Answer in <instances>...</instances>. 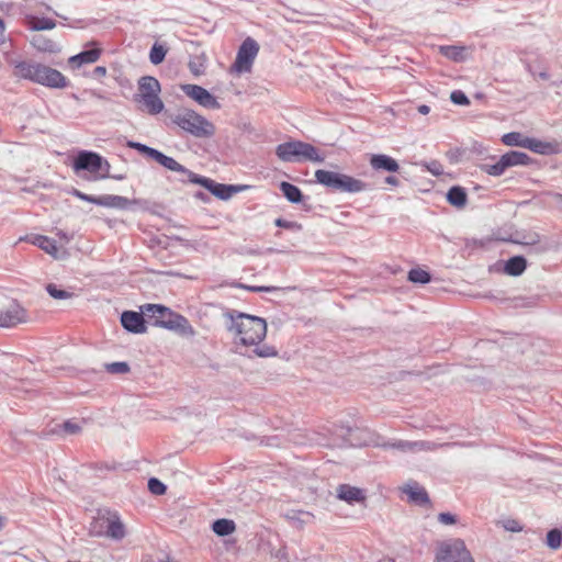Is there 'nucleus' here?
Returning a JSON list of instances; mask_svg holds the SVG:
<instances>
[{"instance_id": "17", "label": "nucleus", "mask_w": 562, "mask_h": 562, "mask_svg": "<svg viewBox=\"0 0 562 562\" xmlns=\"http://www.w3.org/2000/svg\"><path fill=\"white\" fill-rule=\"evenodd\" d=\"M390 448L397 449L404 452H417L422 450H434L437 445L430 441H408L396 440L387 445Z\"/></svg>"}, {"instance_id": "34", "label": "nucleus", "mask_w": 562, "mask_h": 562, "mask_svg": "<svg viewBox=\"0 0 562 562\" xmlns=\"http://www.w3.org/2000/svg\"><path fill=\"white\" fill-rule=\"evenodd\" d=\"M34 46L43 52L55 53L59 50L58 45L43 36H37L33 40Z\"/></svg>"}, {"instance_id": "6", "label": "nucleus", "mask_w": 562, "mask_h": 562, "mask_svg": "<svg viewBox=\"0 0 562 562\" xmlns=\"http://www.w3.org/2000/svg\"><path fill=\"white\" fill-rule=\"evenodd\" d=\"M172 122L194 137H210L215 131L210 121L191 109L179 110Z\"/></svg>"}, {"instance_id": "20", "label": "nucleus", "mask_w": 562, "mask_h": 562, "mask_svg": "<svg viewBox=\"0 0 562 562\" xmlns=\"http://www.w3.org/2000/svg\"><path fill=\"white\" fill-rule=\"evenodd\" d=\"M341 176L342 173L340 172L328 171L323 169L315 171L316 181L335 191H340Z\"/></svg>"}, {"instance_id": "12", "label": "nucleus", "mask_w": 562, "mask_h": 562, "mask_svg": "<svg viewBox=\"0 0 562 562\" xmlns=\"http://www.w3.org/2000/svg\"><path fill=\"white\" fill-rule=\"evenodd\" d=\"M192 183L201 184L215 196L222 200H227L233 195V193L237 192V189L234 186L216 183L215 181L209 178L201 177L199 175L194 176Z\"/></svg>"}, {"instance_id": "53", "label": "nucleus", "mask_w": 562, "mask_h": 562, "mask_svg": "<svg viewBox=\"0 0 562 562\" xmlns=\"http://www.w3.org/2000/svg\"><path fill=\"white\" fill-rule=\"evenodd\" d=\"M93 75L97 77V78H101V77H104L106 75V68L103 67V66H98L94 68L93 70Z\"/></svg>"}, {"instance_id": "39", "label": "nucleus", "mask_w": 562, "mask_h": 562, "mask_svg": "<svg viewBox=\"0 0 562 562\" xmlns=\"http://www.w3.org/2000/svg\"><path fill=\"white\" fill-rule=\"evenodd\" d=\"M48 294L56 300H67L72 296V293L58 289L55 284L49 283L46 286Z\"/></svg>"}, {"instance_id": "13", "label": "nucleus", "mask_w": 562, "mask_h": 562, "mask_svg": "<svg viewBox=\"0 0 562 562\" xmlns=\"http://www.w3.org/2000/svg\"><path fill=\"white\" fill-rule=\"evenodd\" d=\"M98 522L105 529L104 535L113 540L125 537V527L116 514H109L99 518Z\"/></svg>"}, {"instance_id": "43", "label": "nucleus", "mask_w": 562, "mask_h": 562, "mask_svg": "<svg viewBox=\"0 0 562 562\" xmlns=\"http://www.w3.org/2000/svg\"><path fill=\"white\" fill-rule=\"evenodd\" d=\"M148 490L154 495H162L166 492V485L156 477H151L148 481Z\"/></svg>"}, {"instance_id": "2", "label": "nucleus", "mask_w": 562, "mask_h": 562, "mask_svg": "<svg viewBox=\"0 0 562 562\" xmlns=\"http://www.w3.org/2000/svg\"><path fill=\"white\" fill-rule=\"evenodd\" d=\"M14 75L53 89L68 86L67 78L60 71L35 61L18 63L14 67Z\"/></svg>"}, {"instance_id": "5", "label": "nucleus", "mask_w": 562, "mask_h": 562, "mask_svg": "<svg viewBox=\"0 0 562 562\" xmlns=\"http://www.w3.org/2000/svg\"><path fill=\"white\" fill-rule=\"evenodd\" d=\"M276 155L283 162H323L325 160V156L315 146L295 139L279 144Z\"/></svg>"}, {"instance_id": "51", "label": "nucleus", "mask_w": 562, "mask_h": 562, "mask_svg": "<svg viewBox=\"0 0 562 562\" xmlns=\"http://www.w3.org/2000/svg\"><path fill=\"white\" fill-rule=\"evenodd\" d=\"M274 224H276L277 226H279V227H283V228H292V227L295 225V223H293V222H288V221L282 220V218H277V220H276V222H274Z\"/></svg>"}, {"instance_id": "4", "label": "nucleus", "mask_w": 562, "mask_h": 562, "mask_svg": "<svg viewBox=\"0 0 562 562\" xmlns=\"http://www.w3.org/2000/svg\"><path fill=\"white\" fill-rule=\"evenodd\" d=\"M160 91L161 87L156 78L151 76L142 77L138 80L134 101L143 112L151 115L159 114L165 109V104L159 97Z\"/></svg>"}, {"instance_id": "48", "label": "nucleus", "mask_w": 562, "mask_h": 562, "mask_svg": "<svg viewBox=\"0 0 562 562\" xmlns=\"http://www.w3.org/2000/svg\"><path fill=\"white\" fill-rule=\"evenodd\" d=\"M438 520L443 525H452L456 522V516L450 513H440L438 515Z\"/></svg>"}, {"instance_id": "27", "label": "nucleus", "mask_w": 562, "mask_h": 562, "mask_svg": "<svg viewBox=\"0 0 562 562\" xmlns=\"http://www.w3.org/2000/svg\"><path fill=\"white\" fill-rule=\"evenodd\" d=\"M448 202L456 207H463L467 204V192L461 187H452L447 193Z\"/></svg>"}, {"instance_id": "29", "label": "nucleus", "mask_w": 562, "mask_h": 562, "mask_svg": "<svg viewBox=\"0 0 562 562\" xmlns=\"http://www.w3.org/2000/svg\"><path fill=\"white\" fill-rule=\"evenodd\" d=\"M280 190L289 202L300 203L302 201V192L296 186L283 181L280 183Z\"/></svg>"}, {"instance_id": "46", "label": "nucleus", "mask_w": 562, "mask_h": 562, "mask_svg": "<svg viewBox=\"0 0 562 562\" xmlns=\"http://www.w3.org/2000/svg\"><path fill=\"white\" fill-rule=\"evenodd\" d=\"M427 170L432 173L434 176H440L443 173V167L440 162L432 160L428 164H426Z\"/></svg>"}, {"instance_id": "32", "label": "nucleus", "mask_w": 562, "mask_h": 562, "mask_svg": "<svg viewBox=\"0 0 562 562\" xmlns=\"http://www.w3.org/2000/svg\"><path fill=\"white\" fill-rule=\"evenodd\" d=\"M502 142L507 146L527 147V137L518 132H512L503 135Z\"/></svg>"}, {"instance_id": "14", "label": "nucleus", "mask_w": 562, "mask_h": 562, "mask_svg": "<svg viewBox=\"0 0 562 562\" xmlns=\"http://www.w3.org/2000/svg\"><path fill=\"white\" fill-rule=\"evenodd\" d=\"M20 240H26L32 245L41 248L46 254L50 255L55 259H60L65 256V251H60V249L56 246V241L44 235H30L20 238Z\"/></svg>"}, {"instance_id": "33", "label": "nucleus", "mask_w": 562, "mask_h": 562, "mask_svg": "<svg viewBox=\"0 0 562 562\" xmlns=\"http://www.w3.org/2000/svg\"><path fill=\"white\" fill-rule=\"evenodd\" d=\"M546 546L551 550H558L562 546V531L558 528L551 529L544 540Z\"/></svg>"}, {"instance_id": "31", "label": "nucleus", "mask_w": 562, "mask_h": 562, "mask_svg": "<svg viewBox=\"0 0 562 562\" xmlns=\"http://www.w3.org/2000/svg\"><path fill=\"white\" fill-rule=\"evenodd\" d=\"M439 52L447 58L460 61L463 59L464 47L456 45L440 46Z\"/></svg>"}, {"instance_id": "49", "label": "nucleus", "mask_w": 562, "mask_h": 562, "mask_svg": "<svg viewBox=\"0 0 562 562\" xmlns=\"http://www.w3.org/2000/svg\"><path fill=\"white\" fill-rule=\"evenodd\" d=\"M72 194L82 201H87V202L97 204L98 196L88 195L79 190H74Z\"/></svg>"}, {"instance_id": "37", "label": "nucleus", "mask_w": 562, "mask_h": 562, "mask_svg": "<svg viewBox=\"0 0 562 562\" xmlns=\"http://www.w3.org/2000/svg\"><path fill=\"white\" fill-rule=\"evenodd\" d=\"M166 54H167V50L164 46L155 44L150 49L149 59H150L151 64L158 65V64L162 63Z\"/></svg>"}, {"instance_id": "23", "label": "nucleus", "mask_w": 562, "mask_h": 562, "mask_svg": "<svg viewBox=\"0 0 562 562\" xmlns=\"http://www.w3.org/2000/svg\"><path fill=\"white\" fill-rule=\"evenodd\" d=\"M136 201L128 200L121 195H102L98 196L97 205L114 209H127L130 205L135 204Z\"/></svg>"}, {"instance_id": "3", "label": "nucleus", "mask_w": 562, "mask_h": 562, "mask_svg": "<svg viewBox=\"0 0 562 562\" xmlns=\"http://www.w3.org/2000/svg\"><path fill=\"white\" fill-rule=\"evenodd\" d=\"M142 312L156 327L166 328L186 337L194 335L193 327L184 316L164 305L146 304L142 306Z\"/></svg>"}, {"instance_id": "61", "label": "nucleus", "mask_w": 562, "mask_h": 562, "mask_svg": "<svg viewBox=\"0 0 562 562\" xmlns=\"http://www.w3.org/2000/svg\"><path fill=\"white\" fill-rule=\"evenodd\" d=\"M3 527V517L0 516V529Z\"/></svg>"}, {"instance_id": "40", "label": "nucleus", "mask_w": 562, "mask_h": 562, "mask_svg": "<svg viewBox=\"0 0 562 562\" xmlns=\"http://www.w3.org/2000/svg\"><path fill=\"white\" fill-rule=\"evenodd\" d=\"M482 170L485 171L486 173L491 175V176H501L505 171V168L502 165V160L499 159L495 164H484V165H482Z\"/></svg>"}, {"instance_id": "38", "label": "nucleus", "mask_w": 562, "mask_h": 562, "mask_svg": "<svg viewBox=\"0 0 562 562\" xmlns=\"http://www.w3.org/2000/svg\"><path fill=\"white\" fill-rule=\"evenodd\" d=\"M60 430L68 435H76L81 431V425L76 420H67L60 425H56Z\"/></svg>"}, {"instance_id": "8", "label": "nucleus", "mask_w": 562, "mask_h": 562, "mask_svg": "<svg viewBox=\"0 0 562 562\" xmlns=\"http://www.w3.org/2000/svg\"><path fill=\"white\" fill-rule=\"evenodd\" d=\"M436 562H474V560L462 540L450 539L439 543Z\"/></svg>"}, {"instance_id": "7", "label": "nucleus", "mask_w": 562, "mask_h": 562, "mask_svg": "<svg viewBox=\"0 0 562 562\" xmlns=\"http://www.w3.org/2000/svg\"><path fill=\"white\" fill-rule=\"evenodd\" d=\"M72 168L76 172L87 170L91 173L89 180H100L110 177L111 166L106 159L97 153L81 150L74 160Z\"/></svg>"}, {"instance_id": "24", "label": "nucleus", "mask_w": 562, "mask_h": 562, "mask_svg": "<svg viewBox=\"0 0 562 562\" xmlns=\"http://www.w3.org/2000/svg\"><path fill=\"white\" fill-rule=\"evenodd\" d=\"M367 189L368 184L364 181L342 173L339 192L359 193L366 191Z\"/></svg>"}, {"instance_id": "25", "label": "nucleus", "mask_w": 562, "mask_h": 562, "mask_svg": "<svg viewBox=\"0 0 562 562\" xmlns=\"http://www.w3.org/2000/svg\"><path fill=\"white\" fill-rule=\"evenodd\" d=\"M404 493L408 495L409 501H412L413 503L419 505L428 503V495L426 491L417 483L407 484L404 487Z\"/></svg>"}, {"instance_id": "44", "label": "nucleus", "mask_w": 562, "mask_h": 562, "mask_svg": "<svg viewBox=\"0 0 562 562\" xmlns=\"http://www.w3.org/2000/svg\"><path fill=\"white\" fill-rule=\"evenodd\" d=\"M450 100L458 105H469V98L460 90L452 91L450 94Z\"/></svg>"}, {"instance_id": "57", "label": "nucleus", "mask_w": 562, "mask_h": 562, "mask_svg": "<svg viewBox=\"0 0 562 562\" xmlns=\"http://www.w3.org/2000/svg\"><path fill=\"white\" fill-rule=\"evenodd\" d=\"M277 558H280V559H286V552L284 549H280L278 550L277 552Z\"/></svg>"}, {"instance_id": "10", "label": "nucleus", "mask_w": 562, "mask_h": 562, "mask_svg": "<svg viewBox=\"0 0 562 562\" xmlns=\"http://www.w3.org/2000/svg\"><path fill=\"white\" fill-rule=\"evenodd\" d=\"M182 91L192 100L198 102L200 105L207 109H220L221 104L214 95H212L206 89L196 85H183Z\"/></svg>"}, {"instance_id": "55", "label": "nucleus", "mask_w": 562, "mask_h": 562, "mask_svg": "<svg viewBox=\"0 0 562 562\" xmlns=\"http://www.w3.org/2000/svg\"><path fill=\"white\" fill-rule=\"evenodd\" d=\"M418 112L423 115H426L430 112V108L426 104H422L417 108Z\"/></svg>"}, {"instance_id": "21", "label": "nucleus", "mask_w": 562, "mask_h": 562, "mask_svg": "<svg viewBox=\"0 0 562 562\" xmlns=\"http://www.w3.org/2000/svg\"><path fill=\"white\" fill-rule=\"evenodd\" d=\"M100 56H101V49L98 47H94L91 49L83 50L75 56H71L68 59V63L74 68H79L82 65L95 63L100 58Z\"/></svg>"}, {"instance_id": "36", "label": "nucleus", "mask_w": 562, "mask_h": 562, "mask_svg": "<svg viewBox=\"0 0 562 562\" xmlns=\"http://www.w3.org/2000/svg\"><path fill=\"white\" fill-rule=\"evenodd\" d=\"M127 146L130 148L138 150L139 153L146 155L147 157H149L151 159H155V157L157 156V154L159 151V150H157L155 148H151V147H149L147 145H144V144H140V143H137V142H133V140H128L127 142Z\"/></svg>"}, {"instance_id": "58", "label": "nucleus", "mask_w": 562, "mask_h": 562, "mask_svg": "<svg viewBox=\"0 0 562 562\" xmlns=\"http://www.w3.org/2000/svg\"><path fill=\"white\" fill-rule=\"evenodd\" d=\"M538 76H539L541 79H544V80L549 79V75H548L547 72H539V75H538Z\"/></svg>"}, {"instance_id": "54", "label": "nucleus", "mask_w": 562, "mask_h": 562, "mask_svg": "<svg viewBox=\"0 0 562 562\" xmlns=\"http://www.w3.org/2000/svg\"><path fill=\"white\" fill-rule=\"evenodd\" d=\"M385 182L391 186H398V179L394 176L386 177Z\"/></svg>"}, {"instance_id": "1", "label": "nucleus", "mask_w": 562, "mask_h": 562, "mask_svg": "<svg viewBox=\"0 0 562 562\" xmlns=\"http://www.w3.org/2000/svg\"><path fill=\"white\" fill-rule=\"evenodd\" d=\"M225 326L232 336L234 347L239 353L252 348L260 358L277 356L274 347L261 344L267 335V322L258 316L231 310L224 313Z\"/></svg>"}, {"instance_id": "18", "label": "nucleus", "mask_w": 562, "mask_h": 562, "mask_svg": "<svg viewBox=\"0 0 562 562\" xmlns=\"http://www.w3.org/2000/svg\"><path fill=\"white\" fill-rule=\"evenodd\" d=\"M370 166L378 171L396 172L400 169L398 162L391 156L384 154H373L370 157Z\"/></svg>"}, {"instance_id": "35", "label": "nucleus", "mask_w": 562, "mask_h": 562, "mask_svg": "<svg viewBox=\"0 0 562 562\" xmlns=\"http://www.w3.org/2000/svg\"><path fill=\"white\" fill-rule=\"evenodd\" d=\"M430 274L423 270V269H412L409 272H408V280L413 283H422V284H425V283H428L430 281Z\"/></svg>"}, {"instance_id": "60", "label": "nucleus", "mask_w": 562, "mask_h": 562, "mask_svg": "<svg viewBox=\"0 0 562 562\" xmlns=\"http://www.w3.org/2000/svg\"><path fill=\"white\" fill-rule=\"evenodd\" d=\"M112 178L116 179V180H122L123 179V176H113Z\"/></svg>"}, {"instance_id": "11", "label": "nucleus", "mask_w": 562, "mask_h": 562, "mask_svg": "<svg viewBox=\"0 0 562 562\" xmlns=\"http://www.w3.org/2000/svg\"><path fill=\"white\" fill-rule=\"evenodd\" d=\"M27 321L26 311L16 302L0 310V327H14Z\"/></svg>"}, {"instance_id": "56", "label": "nucleus", "mask_w": 562, "mask_h": 562, "mask_svg": "<svg viewBox=\"0 0 562 562\" xmlns=\"http://www.w3.org/2000/svg\"><path fill=\"white\" fill-rule=\"evenodd\" d=\"M4 31H5L4 23L0 19V43H2L4 41Z\"/></svg>"}, {"instance_id": "52", "label": "nucleus", "mask_w": 562, "mask_h": 562, "mask_svg": "<svg viewBox=\"0 0 562 562\" xmlns=\"http://www.w3.org/2000/svg\"><path fill=\"white\" fill-rule=\"evenodd\" d=\"M57 236L59 237V239L64 243V244H68L70 240H71V236L66 233V232H63V231H58L57 232Z\"/></svg>"}, {"instance_id": "42", "label": "nucleus", "mask_w": 562, "mask_h": 562, "mask_svg": "<svg viewBox=\"0 0 562 562\" xmlns=\"http://www.w3.org/2000/svg\"><path fill=\"white\" fill-rule=\"evenodd\" d=\"M105 367L108 372L113 374H124L130 371V367L126 362H112L108 363Z\"/></svg>"}, {"instance_id": "41", "label": "nucleus", "mask_w": 562, "mask_h": 562, "mask_svg": "<svg viewBox=\"0 0 562 562\" xmlns=\"http://www.w3.org/2000/svg\"><path fill=\"white\" fill-rule=\"evenodd\" d=\"M498 524L506 531H510V532H518V531H521L524 529V526L520 522H518L515 519H510V518L503 519V520L498 521Z\"/></svg>"}, {"instance_id": "47", "label": "nucleus", "mask_w": 562, "mask_h": 562, "mask_svg": "<svg viewBox=\"0 0 562 562\" xmlns=\"http://www.w3.org/2000/svg\"><path fill=\"white\" fill-rule=\"evenodd\" d=\"M56 26V23L53 20L49 19H41L36 22L35 29L36 30H52Z\"/></svg>"}, {"instance_id": "50", "label": "nucleus", "mask_w": 562, "mask_h": 562, "mask_svg": "<svg viewBox=\"0 0 562 562\" xmlns=\"http://www.w3.org/2000/svg\"><path fill=\"white\" fill-rule=\"evenodd\" d=\"M247 289L252 292H273L278 290L276 286H248Z\"/></svg>"}, {"instance_id": "59", "label": "nucleus", "mask_w": 562, "mask_h": 562, "mask_svg": "<svg viewBox=\"0 0 562 562\" xmlns=\"http://www.w3.org/2000/svg\"><path fill=\"white\" fill-rule=\"evenodd\" d=\"M535 243H536V239L529 234V241H528L529 247L532 246Z\"/></svg>"}, {"instance_id": "30", "label": "nucleus", "mask_w": 562, "mask_h": 562, "mask_svg": "<svg viewBox=\"0 0 562 562\" xmlns=\"http://www.w3.org/2000/svg\"><path fill=\"white\" fill-rule=\"evenodd\" d=\"M236 529V525L231 519H217L212 525V530L221 537L228 536L233 533Z\"/></svg>"}, {"instance_id": "28", "label": "nucleus", "mask_w": 562, "mask_h": 562, "mask_svg": "<svg viewBox=\"0 0 562 562\" xmlns=\"http://www.w3.org/2000/svg\"><path fill=\"white\" fill-rule=\"evenodd\" d=\"M501 160L506 170L508 167L525 165L527 162V155L521 151L512 150L503 155Z\"/></svg>"}, {"instance_id": "26", "label": "nucleus", "mask_w": 562, "mask_h": 562, "mask_svg": "<svg viewBox=\"0 0 562 562\" xmlns=\"http://www.w3.org/2000/svg\"><path fill=\"white\" fill-rule=\"evenodd\" d=\"M527 267L526 260L521 256H516L506 261L504 271L509 276H520Z\"/></svg>"}, {"instance_id": "45", "label": "nucleus", "mask_w": 562, "mask_h": 562, "mask_svg": "<svg viewBox=\"0 0 562 562\" xmlns=\"http://www.w3.org/2000/svg\"><path fill=\"white\" fill-rule=\"evenodd\" d=\"M189 69L193 75L200 76L204 71V65L199 58H195L189 63Z\"/></svg>"}, {"instance_id": "16", "label": "nucleus", "mask_w": 562, "mask_h": 562, "mask_svg": "<svg viewBox=\"0 0 562 562\" xmlns=\"http://www.w3.org/2000/svg\"><path fill=\"white\" fill-rule=\"evenodd\" d=\"M154 160L157 161L162 167H165L166 169L182 175L183 176V178H181L182 181L187 180L191 183L193 182V178H194L195 173H193L192 171L187 169L184 166L179 164L172 157L166 156L165 154L158 151V154Z\"/></svg>"}, {"instance_id": "19", "label": "nucleus", "mask_w": 562, "mask_h": 562, "mask_svg": "<svg viewBox=\"0 0 562 562\" xmlns=\"http://www.w3.org/2000/svg\"><path fill=\"white\" fill-rule=\"evenodd\" d=\"M529 150L541 155H553L562 150L561 145L557 140H540L529 138Z\"/></svg>"}, {"instance_id": "9", "label": "nucleus", "mask_w": 562, "mask_h": 562, "mask_svg": "<svg viewBox=\"0 0 562 562\" xmlns=\"http://www.w3.org/2000/svg\"><path fill=\"white\" fill-rule=\"evenodd\" d=\"M258 52V43L254 38L247 37L239 46L233 69L238 74L249 72Z\"/></svg>"}, {"instance_id": "22", "label": "nucleus", "mask_w": 562, "mask_h": 562, "mask_svg": "<svg viewBox=\"0 0 562 562\" xmlns=\"http://www.w3.org/2000/svg\"><path fill=\"white\" fill-rule=\"evenodd\" d=\"M337 496L349 504L364 501L363 492L360 488L347 484H342L337 488Z\"/></svg>"}, {"instance_id": "15", "label": "nucleus", "mask_w": 562, "mask_h": 562, "mask_svg": "<svg viewBox=\"0 0 562 562\" xmlns=\"http://www.w3.org/2000/svg\"><path fill=\"white\" fill-rule=\"evenodd\" d=\"M146 317L143 312L137 313L133 311L123 312L121 315L122 326L133 334H143L146 331L145 321Z\"/></svg>"}]
</instances>
